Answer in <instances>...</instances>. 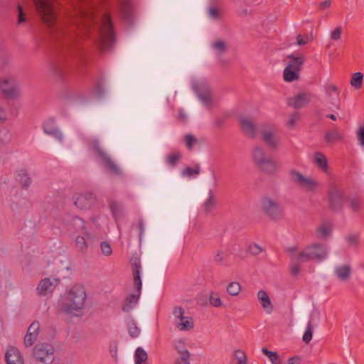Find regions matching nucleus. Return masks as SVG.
<instances>
[{
  "instance_id": "obj_1",
  "label": "nucleus",
  "mask_w": 364,
  "mask_h": 364,
  "mask_svg": "<svg viewBox=\"0 0 364 364\" xmlns=\"http://www.w3.org/2000/svg\"><path fill=\"white\" fill-rule=\"evenodd\" d=\"M33 1L43 22L48 27L52 38L57 41L60 46V53L50 63L52 75L56 80L65 83L70 72L68 59L73 58L82 65L86 63V59L80 48L73 44L74 35L71 34L70 29L59 21L53 2L51 0H33Z\"/></svg>"
},
{
  "instance_id": "obj_2",
  "label": "nucleus",
  "mask_w": 364,
  "mask_h": 364,
  "mask_svg": "<svg viewBox=\"0 0 364 364\" xmlns=\"http://www.w3.org/2000/svg\"><path fill=\"white\" fill-rule=\"evenodd\" d=\"M297 246L289 247L287 252L290 255L289 271L293 277H297L300 272V264L311 260L321 262L327 257V249L321 243H314L305 247L297 253Z\"/></svg>"
},
{
  "instance_id": "obj_3",
  "label": "nucleus",
  "mask_w": 364,
  "mask_h": 364,
  "mask_svg": "<svg viewBox=\"0 0 364 364\" xmlns=\"http://www.w3.org/2000/svg\"><path fill=\"white\" fill-rule=\"evenodd\" d=\"M86 297L83 287H72L60 296L58 301L59 311L65 315L81 316Z\"/></svg>"
},
{
  "instance_id": "obj_4",
  "label": "nucleus",
  "mask_w": 364,
  "mask_h": 364,
  "mask_svg": "<svg viewBox=\"0 0 364 364\" xmlns=\"http://www.w3.org/2000/svg\"><path fill=\"white\" fill-rule=\"evenodd\" d=\"M100 43L102 51L109 49L115 41V33L112 17L105 14L102 18V24L99 29Z\"/></svg>"
},
{
  "instance_id": "obj_5",
  "label": "nucleus",
  "mask_w": 364,
  "mask_h": 364,
  "mask_svg": "<svg viewBox=\"0 0 364 364\" xmlns=\"http://www.w3.org/2000/svg\"><path fill=\"white\" fill-rule=\"evenodd\" d=\"M252 159L258 168L266 173L274 174L277 170V164L266 155L263 149L255 146L252 150Z\"/></svg>"
},
{
  "instance_id": "obj_6",
  "label": "nucleus",
  "mask_w": 364,
  "mask_h": 364,
  "mask_svg": "<svg viewBox=\"0 0 364 364\" xmlns=\"http://www.w3.org/2000/svg\"><path fill=\"white\" fill-rule=\"evenodd\" d=\"M92 149L97 156L101 161L104 168L110 173L115 176L122 175L121 169L110 159V157L101 148L97 141L92 144Z\"/></svg>"
},
{
  "instance_id": "obj_7",
  "label": "nucleus",
  "mask_w": 364,
  "mask_h": 364,
  "mask_svg": "<svg viewBox=\"0 0 364 364\" xmlns=\"http://www.w3.org/2000/svg\"><path fill=\"white\" fill-rule=\"evenodd\" d=\"M54 348L49 343H38L35 346L33 355L36 360L47 364L54 360Z\"/></svg>"
},
{
  "instance_id": "obj_8",
  "label": "nucleus",
  "mask_w": 364,
  "mask_h": 364,
  "mask_svg": "<svg viewBox=\"0 0 364 364\" xmlns=\"http://www.w3.org/2000/svg\"><path fill=\"white\" fill-rule=\"evenodd\" d=\"M328 200L330 209L338 212L342 210L346 198L342 189L333 186L328 191Z\"/></svg>"
},
{
  "instance_id": "obj_9",
  "label": "nucleus",
  "mask_w": 364,
  "mask_h": 364,
  "mask_svg": "<svg viewBox=\"0 0 364 364\" xmlns=\"http://www.w3.org/2000/svg\"><path fill=\"white\" fill-rule=\"evenodd\" d=\"M262 208L265 214L272 220H278L282 215L283 208L281 205L268 197L262 199Z\"/></svg>"
},
{
  "instance_id": "obj_10",
  "label": "nucleus",
  "mask_w": 364,
  "mask_h": 364,
  "mask_svg": "<svg viewBox=\"0 0 364 364\" xmlns=\"http://www.w3.org/2000/svg\"><path fill=\"white\" fill-rule=\"evenodd\" d=\"M60 283L58 278L42 279L36 288V292L40 296L52 294L57 285Z\"/></svg>"
},
{
  "instance_id": "obj_11",
  "label": "nucleus",
  "mask_w": 364,
  "mask_h": 364,
  "mask_svg": "<svg viewBox=\"0 0 364 364\" xmlns=\"http://www.w3.org/2000/svg\"><path fill=\"white\" fill-rule=\"evenodd\" d=\"M193 88L200 100L205 105L212 102V93L208 85L205 82H196Z\"/></svg>"
},
{
  "instance_id": "obj_12",
  "label": "nucleus",
  "mask_w": 364,
  "mask_h": 364,
  "mask_svg": "<svg viewBox=\"0 0 364 364\" xmlns=\"http://www.w3.org/2000/svg\"><path fill=\"white\" fill-rule=\"evenodd\" d=\"M75 205L80 209H88L95 203L96 198L93 193H76L73 196Z\"/></svg>"
},
{
  "instance_id": "obj_13",
  "label": "nucleus",
  "mask_w": 364,
  "mask_h": 364,
  "mask_svg": "<svg viewBox=\"0 0 364 364\" xmlns=\"http://www.w3.org/2000/svg\"><path fill=\"white\" fill-rule=\"evenodd\" d=\"M0 88L6 99H14L18 95V87L14 79L2 80Z\"/></svg>"
},
{
  "instance_id": "obj_14",
  "label": "nucleus",
  "mask_w": 364,
  "mask_h": 364,
  "mask_svg": "<svg viewBox=\"0 0 364 364\" xmlns=\"http://www.w3.org/2000/svg\"><path fill=\"white\" fill-rule=\"evenodd\" d=\"M119 11L122 18L127 22L132 23L133 21V4L132 0H119Z\"/></svg>"
},
{
  "instance_id": "obj_15",
  "label": "nucleus",
  "mask_w": 364,
  "mask_h": 364,
  "mask_svg": "<svg viewBox=\"0 0 364 364\" xmlns=\"http://www.w3.org/2000/svg\"><path fill=\"white\" fill-rule=\"evenodd\" d=\"M131 265L136 291L141 294L142 282L141 279V266L140 259L137 257L132 258L131 259Z\"/></svg>"
},
{
  "instance_id": "obj_16",
  "label": "nucleus",
  "mask_w": 364,
  "mask_h": 364,
  "mask_svg": "<svg viewBox=\"0 0 364 364\" xmlns=\"http://www.w3.org/2000/svg\"><path fill=\"white\" fill-rule=\"evenodd\" d=\"M43 129L44 132L53 136L56 140L62 142L63 140V135L60 129L55 126L54 118H50L43 124Z\"/></svg>"
},
{
  "instance_id": "obj_17",
  "label": "nucleus",
  "mask_w": 364,
  "mask_h": 364,
  "mask_svg": "<svg viewBox=\"0 0 364 364\" xmlns=\"http://www.w3.org/2000/svg\"><path fill=\"white\" fill-rule=\"evenodd\" d=\"M5 361L6 364H24L21 353L18 348L12 346H9L7 348L5 354Z\"/></svg>"
},
{
  "instance_id": "obj_18",
  "label": "nucleus",
  "mask_w": 364,
  "mask_h": 364,
  "mask_svg": "<svg viewBox=\"0 0 364 364\" xmlns=\"http://www.w3.org/2000/svg\"><path fill=\"white\" fill-rule=\"evenodd\" d=\"M311 100V95L306 92L299 93L294 97L289 99V105L294 109H299L305 107Z\"/></svg>"
},
{
  "instance_id": "obj_19",
  "label": "nucleus",
  "mask_w": 364,
  "mask_h": 364,
  "mask_svg": "<svg viewBox=\"0 0 364 364\" xmlns=\"http://www.w3.org/2000/svg\"><path fill=\"white\" fill-rule=\"evenodd\" d=\"M240 124L244 134L250 138L256 136V128L254 123L245 117L240 118Z\"/></svg>"
},
{
  "instance_id": "obj_20",
  "label": "nucleus",
  "mask_w": 364,
  "mask_h": 364,
  "mask_svg": "<svg viewBox=\"0 0 364 364\" xmlns=\"http://www.w3.org/2000/svg\"><path fill=\"white\" fill-rule=\"evenodd\" d=\"M257 299L265 311L271 314L273 311V305L267 293L264 290H259L257 293Z\"/></svg>"
},
{
  "instance_id": "obj_21",
  "label": "nucleus",
  "mask_w": 364,
  "mask_h": 364,
  "mask_svg": "<svg viewBox=\"0 0 364 364\" xmlns=\"http://www.w3.org/2000/svg\"><path fill=\"white\" fill-rule=\"evenodd\" d=\"M108 205L112 217L117 222L122 217L123 208L122 203L113 199H109L108 200Z\"/></svg>"
},
{
  "instance_id": "obj_22",
  "label": "nucleus",
  "mask_w": 364,
  "mask_h": 364,
  "mask_svg": "<svg viewBox=\"0 0 364 364\" xmlns=\"http://www.w3.org/2000/svg\"><path fill=\"white\" fill-rule=\"evenodd\" d=\"M140 295L141 294H139V292L128 295L124 299L122 310L124 312H129L132 310L137 304Z\"/></svg>"
},
{
  "instance_id": "obj_23",
  "label": "nucleus",
  "mask_w": 364,
  "mask_h": 364,
  "mask_svg": "<svg viewBox=\"0 0 364 364\" xmlns=\"http://www.w3.org/2000/svg\"><path fill=\"white\" fill-rule=\"evenodd\" d=\"M262 140L271 149H275L279 144V139L270 131L262 134Z\"/></svg>"
},
{
  "instance_id": "obj_24",
  "label": "nucleus",
  "mask_w": 364,
  "mask_h": 364,
  "mask_svg": "<svg viewBox=\"0 0 364 364\" xmlns=\"http://www.w3.org/2000/svg\"><path fill=\"white\" fill-rule=\"evenodd\" d=\"M335 273L337 277L341 281H346L348 280L351 274V267L348 264H345L342 266L337 267L335 269Z\"/></svg>"
},
{
  "instance_id": "obj_25",
  "label": "nucleus",
  "mask_w": 364,
  "mask_h": 364,
  "mask_svg": "<svg viewBox=\"0 0 364 364\" xmlns=\"http://www.w3.org/2000/svg\"><path fill=\"white\" fill-rule=\"evenodd\" d=\"M175 349L177 350V352L180 354V357L176 358L175 361H185L186 360H190V353L189 351L186 348L185 344L182 341H178L176 343L174 346Z\"/></svg>"
},
{
  "instance_id": "obj_26",
  "label": "nucleus",
  "mask_w": 364,
  "mask_h": 364,
  "mask_svg": "<svg viewBox=\"0 0 364 364\" xmlns=\"http://www.w3.org/2000/svg\"><path fill=\"white\" fill-rule=\"evenodd\" d=\"M288 58H289V61L287 67L299 73L301 70V67L304 63V57H295L293 55H290L288 56Z\"/></svg>"
},
{
  "instance_id": "obj_27",
  "label": "nucleus",
  "mask_w": 364,
  "mask_h": 364,
  "mask_svg": "<svg viewBox=\"0 0 364 364\" xmlns=\"http://www.w3.org/2000/svg\"><path fill=\"white\" fill-rule=\"evenodd\" d=\"M343 138V134L338 129H331L326 132L324 140L328 144L333 143L336 141L342 140Z\"/></svg>"
},
{
  "instance_id": "obj_28",
  "label": "nucleus",
  "mask_w": 364,
  "mask_h": 364,
  "mask_svg": "<svg viewBox=\"0 0 364 364\" xmlns=\"http://www.w3.org/2000/svg\"><path fill=\"white\" fill-rule=\"evenodd\" d=\"M332 225L329 222L322 223L316 230V235L318 238H324L331 234Z\"/></svg>"
},
{
  "instance_id": "obj_29",
  "label": "nucleus",
  "mask_w": 364,
  "mask_h": 364,
  "mask_svg": "<svg viewBox=\"0 0 364 364\" xmlns=\"http://www.w3.org/2000/svg\"><path fill=\"white\" fill-rule=\"evenodd\" d=\"M346 201L348 202L349 206L353 212L358 213L360 210L363 203L359 196L355 195L348 196L346 198Z\"/></svg>"
},
{
  "instance_id": "obj_30",
  "label": "nucleus",
  "mask_w": 364,
  "mask_h": 364,
  "mask_svg": "<svg viewBox=\"0 0 364 364\" xmlns=\"http://www.w3.org/2000/svg\"><path fill=\"white\" fill-rule=\"evenodd\" d=\"M16 180L20 182L23 188H28L31 183V179L25 169L19 171L16 176Z\"/></svg>"
},
{
  "instance_id": "obj_31",
  "label": "nucleus",
  "mask_w": 364,
  "mask_h": 364,
  "mask_svg": "<svg viewBox=\"0 0 364 364\" xmlns=\"http://www.w3.org/2000/svg\"><path fill=\"white\" fill-rule=\"evenodd\" d=\"M315 162L317 164V166L323 171H327L328 170V162L327 159L324 156L323 154L321 152H316L315 154Z\"/></svg>"
},
{
  "instance_id": "obj_32",
  "label": "nucleus",
  "mask_w": 364,
  "mask_h": 364,
  "mask_svg": "<svg viewBox=\"0 0 364 364\" xmlns=\"http://www.w3.org/2000/svg\"><path fill=\"white\" fill-rule=\"evenodd\" d=\"M284 80L286 82H293L299 79V72L286 67L283 73Z\"/></svg>"
},
{
  "instance_id": "obj_33",
  "label": "nucleus",
  "mask_w": 364,
  "mask_h": 364,
  "mask_svg": "<svg viewBox=\"0 0 364 364\" xmlns=\"http://www.w3.org/2000/svg\"><path fill=\"white\" fill-rule=\"evenodd\" d=\"M363 80V74L360 72H357L353 74L350 85L353 87L356 90L360 89L362 87Z\"/></svg>"
},
{
  "instance_id": "obj_34",
  "label": "nucleus",
  "mask_w": 364,
  "mask_h": 364,
  "mask_svg": "<svg viewBox=\"0 0 364 364\" xmlns=\"http://www.w3.org/2000/svg\"><path fill=\"white\" fill-rule=\"evenodd\" d=\"M215 199L214 197L213 191L209 190L208 198L204 202L203 206L205 212H210L215 206Z\"/></svg>"
},
{
  "instance_id": "obj_35",
  "label": "nucleus",
  "mask_w": 364,
  "mask_h": 364,
  "mask_svg": "<svg viewBox=\"0 0 364 364\" xmlns=\"http://www.w3.org/2000/svg\"><path fill=\"white\" fill-rule=\"evenodd\" d=\"M194 326L193 320L191 317H186L184 316L183 320H180L179 323L177 325V327L181 331H188L192 329Z\"/></svg>"
},
{
  "instance_id": "obj_36",
  "label": "nucleus",
  "mask_w": 364,
  "mask_h": 364,
  "mask_svg": "<svg viewBox=\"0 0 364 364\" xmlns=\"http://www.w3.org/2000/svg\"><path fill=\"white\" fill-rule=\"evenodd\" d=\"M182 155L179 152L171 153L166 156V162L171 167H176L181 159Z\"/></svg>"
},
{
  "instance_id": "obj_37",
  "label": "nucleus",
  "mask_w": 364,
  "mask_h": 364,
  "mask_svg": "<svg viewBox=\"0 0 364 364\" xmlns=\"http://www.w3.org/2000/svg\"><path fill=\"white\" fill-rule=\"evenodd\" d=\"M200 173V165L198 164L195 165L194 168H191L190 166H187L184 168L182 171V176L193 177L195 175H198Z\"/></svg>"
},
{
  "instance_id": "obj_38",
  "label": "nucleus",
  "mask_w": 364,
  "mask_h": 364,
  "mask_svg": "<svg viewBox=\"0 0 364 364\" xmlns=\"http://www.w3.org/2000/svg\"><path fill=\"white\" fill-rule=\"evenodd\" d=\"M263 353L267 355L273 364H280L281 360L276 352L269 350L266 348H262Z\"/></svg>"
},
{
  "instance_id": "obj_39",
  "label": "nucleus",
  "mask_w": 364,
  "mask_h": 364,
  "mask_svg": "<svg viewBox=\"0 0 364 364\" xmlns=\"http://www.w3.org/2000/svg\"><path fill=\"white\" fill-rule=\"evenodd\" d=\"M241 291V286L238 282H230L227 287V292L231 296H237Z\"/></svg>"
},
{
  "instance_id": "obj_40",
  "label": "nucleus",
  "mask_w": 364,
  "mask_h": 364,
  "mask_svg": "<svg viewBox=\"0 0 364 364\" xmlns=\"http://www.w3.org/2000/svg\"><path fill=\"white\" fill-rule=\"evenodd\" d=\"M313 324L311 321H309L307 323L305 332L303 335V341L306 343H309L313 336Z\"/></svg>"
},
{
  "instance_id": "obj_41",
  "label": "nucleus",
  "mask_w": 364,
  "mask_h": 364,
  "mask_svg": "<svg viewBox=\"0 0 364 364\" xmlns=\"http://www.w3.org/2000/svg\"><path fill=\"white\" fill-rule=\"evenodd\" d=\"M128 332L131 337L136 338L140 333V329L136 323L132 321L128 325Z\"/></svg>"
},
{
  "instance_id": "obj_42",
  "label": "nucleus",
  "mask_w": 364,
  "mask_h": 364,
  "mask_svg": "<svg viewBox=\"0 0 364 364\" xmlns=\"http://www.w3.org/2000/svg\"><path fill=\"white\" fill-rule=\"evenodd\" d=\"M38 335H36L35 333H32L30 332H27L25 337H24V345L26 347H30L33 346V344L36 342L37 340Z\"/></svg>"
},
{
  "instance_id": "obj_43",
  "label": "nucleus",
  "mask_w": 364,
  "mask_h": 364,
  "mask_svg": "<svg viewBox=\"0 0 364 364\" xmlns=\"http://www.w3.org/2000/svg\"><path fill=\"white\" fill-rule=\"evenodd\" d=\"M184 139L186 142V148L191 151L193 149V146L197 143V139L192 134H186L184 136Z\"/></svg>"
},
{
  "instance_id": "obj_44",
  "label": "nucleus",
  "mask_w": 364,
  "mask_h": 364,
  "mask_svg": "<svg viewBox=\"0 0 364 364\" xmlns=\"http://www.w3.org/2000/svg\"><path fill=\"white\" fill-rule=\"evenodd\" d=\"M210 304L215 307H220L222 306L221 299L218 293L212 292L209 296Z\"/></svg>"
},
{
  "instance_id": "obj_45",
  "label": "nucleus",
  "mask_w": 364,
  "mask_h": 364,
  "mask_svg": "<svg viewBox=\"0 0 364 364\" xmlns=\"http://www.w3.org/2000/svg\"><path fill=\"white\" fill-rule=\"evenodd\" d=\"M76 247L80 251L87 250V245L85 238L83 236L78 235L75 239Z\"/></svg>"
},
{
  "instance_id": "obj_46",
  "label": "nucleus",
  "mask_w": 364,
  "mask_h": 364,
  "mask_svg": "<svg viewBox=\"0 0 364 364\" xmlns=\"http://www.w3.org/2000/svg\"><path fill=\"white\" fill-rule=\"evenodd\" d=\"M94 93L98 97H102L105 95V91L102 82L99 81L96 82L94 88Z\"/></svg>"
},
{
  "instance_id": "obj_47",
  "label": "nucleus",
  "mask_w": 364,
  "mask_h": 364,
  "mask_svg": "<svg viewBox=\"0 0 364 364\" xmlns=\"http://www.w3.org/2000/svg\"><path fill=\"white\" fill-rule=\"evenodd\" d=\"M291 178L294 181L299 183L305 182V177L299 171L292 170L290 173Z\"/></svg>"
},
{
  "instance_id": "obj_48",
  "label": "nucleus",
  "mask_w": 364,
  "mask_h": 364,
  "mask_svg": "<svg viewBox=\"0 0 364 364\" xmlns=\"http://www.w3.org/2000/svg\"><path fill=\"white\" fill-rule=\"evenodd\" d=\"M235 356L237 359V364H246L247 357L242 350H237L235 351Z\"/></svg>"
},
{
  "instance_id": "obj_49",
  "label": "nucleus",
  "mask_w": 364,
  "mask_h": 364,
  "mask_svg": "<svg viewBox=\"0 0 364 364\" xmlns=\"http://www.w3.org/2000/svg\"><path fill=\"white\" fill-rule=\"evenodd\" d=\"M100 248H101L102 252L105 256H109L112 254V247L110 246V244L109 242H106V241H104V242H101Z\"/></svg>"
},
{
  "instance_id": "obj_50",
  "label": "nucleus",
  "mask_w": 364,
  "mask_h": 364,
  "mask_svg": "<svg viewBox=\"0 0 364 364\" xmlns=\"http://www.w3.org/2000/svg\"><path fill=\"white\" fill-rule=\"evenodd\" d=\"M299 114L298 112H294L291 114L289 119L287 122V126L289 128H294L296 124L297 120L299 119Z\"/></svg>"
},
{
  "instance_id": "obj_51",
  "label": "nucleus",
  "mask_w": 364,
  "mask_h": 364,
  "mask_svg": "<svg viewBox=\"0 0 364 364\" xmlns=\"http://www.w3.org/2000/svg\"><path fill=\"white\" fill-rule=\"evenodd\" d=\"M249 252L253 255H258L262 252V249L256 243L251 244L248 248Z\"/></svg>"
},
{
  "instance_id": "obj_52",
  "label": "nucleus",
  "mask_w": 364,
  "mask_h": 364,
  "mask_svg": "<svg viewBox=\"0 0 364 364\" xmlns=\"http://www.w3.org/2000/svg\"><path fill=\"white\" fill-rule=\"evenodd\" d=\"M184 314H185L184 309L181 306H176L173 309V316L175 317L179 318L180 320L184 319V316H183Z\"/></svg>"
},
{
  "instance_id": "obj_53",
  "label": "nucleus",
  "mask_w": 364,
  "mask_h": 364,
  "mask_svg": "<svg viewBox=\"0 0 364 364\" xmlns=\"http://www.w3.org/2000/svg\"><path fill=\"white\" fill-rule=\"evenodd\" d=\"M342 34V28L341 26L336 27L331 33V39L333 41H338L341 38Z\"/></svg>"
},
{
  "instance_id": "obj_54",
  "label": "nucleus",
  "mask_w": 364,
  "mask_h": 364,
  "mask_svg": "<svg viewBox=\"0 0 364 364\" xmlns=\"http://www.w3.org/2000/svg\"><path fill=\"white\" fill-rule=\"evenodd\" d=\"M358 141L362 146H364V126H360L356 132Z\"/></svg>"
},
{
  "instance_id": "obj_55",
  "label": "nucleus",
  "mask_w": 364,
  "mask_h": 364,
  "mask_svg": "<svg viewBox=\"0 0 364 364\" xmlns=\"http://www.w3.org/2000/svg\"><path fill=\"white\" fill-rule=\"evenodd\" d=\"M40 329V323L38 321H33L28 327L27 332L38 335Z\"/></svg>"
},
{
  "instance_id": "obj_56",
  "label": "nucleus",
  "mask_w": 364,
  "mask_h": 364,
  "mask_svg": "<svg viewBox=\"0 0 364 364\" xmlns=\"http://www.w3.org/2000/svg\"><path fill=\"white\" fill-rule=\"evenodd\" d=\"M305 181V182H301V185L306 186L309 191H312L315 188L316 183L314 181L310 178H306V177Z\"/></svg>"
},
{
  "instance_id": "obj_57",
  "label": "nucleus",
  "mask_w": 364,
  "mask_h": 364,
  "mask_svg": "<svg viewBox=\"0 0 364 364\" xmlns=\"http://www.w3.org/2000/svg\"><path fill=\"white\" fill-rule=\"evenodd\" d=\"M213 47L215 49L219 50L220 53H223L226 50L225 43L222 41H218L214 43Z\"/></svg>"
},
{
  "instance_id": "obj_58",
  "label": "nucleus",
  "mask_w": 364,
  "mask_h": 364,
  "mask_svg": "<svg viewBox=\"0 0 364 364\" xmlns=\"http://www.w3.org/2000/svg\"><path fill=\"white\" fill-rule=\"evenodd\" d=\"M208 14L209 16L214 19H217L220 17V11L215 7H210L208 9Z\"/></svg>"
},
{
  "instance_id": "obj_59",
  "label": "nucleus",
  "mask_w": 364,
  "mask_h": 364,
  "mask_svg": "<svg viewBox=\"0 0 364 364\" xmlns=\"http://www.w3.org/2000/svg\"><path fill=\"white\" fill-rule=\"evenodd\" d=\"M18 23H21L23 22H25L26 18L25 14L23 11V8L20 4L18 5Z\"/></svg>"
},
{
  "instance_id": "obj_60",
  "label": "nucleus",
  "mask_w": 364,
  "mask_h": 364,
  "mask_svg": "<svg viewBox=\"0 0 364 364\" xmlns=\"http://www.w3.org/2000/svg\"><path fill=\"white\" fill-rule=\"evenodd\" d=\"M138 230H139V242H141V239H142V236L144 232V221L142 219H140L139 220Z\"/></svg>"
},
{
  "instance_id": "obj_61",
  "label": "nucleus",
  "mask_w": 364,
  "mask_h": 364,
  "mask_svg": "<svg viewBox=\"0 0 364 364\" xmlns=\"http://www.w3.org/2000/svg\"><path fill=\"white\" fill-rule=\"evenodd\" d=\"M346 240L350 245H357L358 242V235H349L346 237Z\"/></svg>"
},
{
  "instance_id": "obj_62",
  "label": "nucleus",
  "mask_w": 364,
  "mask_h": 364,
  "mask_svg": "<svg viewBox=\"0 0 364 364\" xmlns=\"http://www.w3.org/2000/svg\"><path fill=\"white\" fill-rule=\"evenodd\" d=\"M223 259V252L218 250L214 257V261L217 263L222 262Z\"/></svg>"
},
{
  "instance_id": "obj_63",
  "label": "nucleus",
  "mask_w": 364,
  "mask_h": 364,
  "mask_svg": "<svg viewBox=\"0 0 364 364\" xmlns=\"http://www.w3.org/2000/svg\"><path fill=\"white\" fill-rule=\"evenodd\" d=\"M331 5V0H325L324 1H322L320 5H319V8L320 9H327V8H329Z\"/></svg>"
},
{
  "instance_id": "obj_64",
  "label": "nucleus",
  "mask_w": 364,
  "mask_h": 364,
  "mask_svg": "<svg viewBox=\"0 0 364 364\" xmlns=\"http://www.w3.org/2000/svg\"><path fill=\"white\" fill-rule=\"evenodd\" d=\"M300 358L296 356L289 358L287 364H300Z\"/></svg>"
}]
</instances>
